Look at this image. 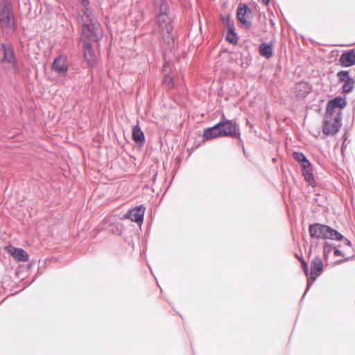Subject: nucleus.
<instances>
[{
  "label": "nucleus",
  "mask_w": 355,
  "mask_h": 355,
  "mask_svg": "<svg viewBox=\"0 0 355 355\" xmlns=\"http://www.w3.org/2000/svg\"><path fill=\"white\" fill-rule=\"evenodd\" d=\"M132 137L135 143L138 144H144L145 141L144 133L138 125L132 128Z\"/></svg>",
  "instance_id": "17"
},
{
  "label": "nucleus",
  "mask_w": 355,
  "mask_h": 355,
  "mask_svg": "<svg viewBox=\"0 0 355 355\" xmlns=\"http://www.w3.org/2000/svg\"><path fill=\"white\" fill-rule=\"evenodd\" d=\"M345 148H346V145H345V141H344L343 143L342 147H341V153H342L343 155H344V151H345Z\"/></svg>",
  "instance_id": "30"
},
{
  "label": "nucleus",
  "mask_w": 355,
  "mask_h": 355,
  "mask_svg": "<svg viewBox=\"0 0 355 355\" xmlns=\"http://www.w3.org/2000/svg\"><path fill=\"white\" fill-rule=\"evenodd\" d=\"M0 62L10 67L15 73H19V62L11 44L0 43Z\"/></svg>",
  "instance_id": "3"
},
{
  "label": "nucleus",
  "mask_w": 355,
  "mask_h": 355,
  "mask_svg": "<svg viewBox=\"0 0 355 355\" xmlns=\"http://www.w3.org/2000/svg\"><path fill=\"white\" fill-rule=\"evenodd\" d=\"M157 22L159 27L161 29H162V31L166 33H169V31H173V18L170 15H157Z\"/></svg>",
  "instance_id": "13"
},
{
  "label": "nucleus",
  "mask_w": 355,
  "mask_h": 355,
  "mask_svg": "<svg viewBox=\"0 0 355 355\" xmlns=\"http://www.w3.org/2000/svg\"><path fill=\"white\" fill-rule=\"evenodd\" d=\"M223 125L222 123H217L212 127L207 128L203 133V138L206 140L212 139L217 137H223L220 127Z\"/></svg>",
  "instance_id": "14"
},
{
  "label": "nucleus",
  "mask_w": 355,
  "mask_h": 355,
  "mask_svg": "<svg viewBox=\"0 0 355 355\" xmlns=\"http://www.w3.org/2000/svg\"><path fill=\"white\" fill-rule=\"evenodd\" d=\"M218 123H223L220 127L223 137H232L241 139L239 125L236 120H229L223 114L222 119Z\"/></svg>",
  "instance_id": "6"
},
{
  "label": "nucleus",
  "mask_w": 355,
  "mask_h": 355,
  "mask_svg": "<svg viewBox=\"0 0 355 355\" xmlns=\"http://www.w3.org/2000/svg\"><path fill=\"white\" fill-rule=\"evenodd\" d=\"M85 40L98 42L103 37V31L100 24L96 20H92L89 24H84L81 31Z\"/></svg>",
  "instance_id": "5"
},
{
  "label": "nucleus",
  "mask_w": 355,
  "mask_h": 355,
  "mask_svg": "<svg viewBox=\"0 0 355 355\" xmlns=\"http://www.w3.org/2000/svg\"><path fill=\"white\" fill-rule=\"evenodd\" d=\"M226 40L231 44H236L238 40L236 33H235V37H233V35L227 34Z\"/></svg>",
  "instance_id": "27"
},
{
  "label": "nucleus",
  "mask_w": 355,
  "mask_h": 355,
  "mask_svg": "<svg viewBox=\"0 0 355 355\" xmlns=\"http://www.w3.org/2000/svg\"><path fill=\"white\" fill-rule=\"evenodd\" d=\"M349 258H345V259H343V261H347V260H349Z\"/></svg>",
  "instance_id": "34"
},
{
  "label": "nucleus",
  "mask_w": 355,
  "mask_h": 355,
  "mask_svg": "<svg viewBox=\"0 0 355 355\" xmlns=\"http://www.w3.org/2000/svg\"><path fill=\"white\" fill-rule=\"evenodd\" d=\"M12 254L15 259L19 261H27L28 260V255L21 248H14V250L12 252Z\"/></svg>",
  "instance_id": "19"
},
{
  "label": "nucleus",
  "mask_w": 355,
  "mask_h": 355,
  "mask_svg": "<svg viewBox=\"0 0 355 355\" xmlns=\"http://www.w3.org/2000/svg\"><path fill=\"white\" fill-rule=\"evenodd\" d=\"M251 12L250 8L245 4H240L237 8V17L245 28L251 27V21L248 20L247 15Z\"/></svg>",
  "instance_id": "11"
},
{
  "label": "nucleus",
  "mask_w": 355,
  "mask_h": 355,
  "mask_svg": "<svg viewBox=\"0 0 355 355\" xmlns=\"http://www.w3.org/2000/svg\"><path fill=\"white\" fill-rule=\"evenodd\" d=\"M303 175L304 177L305 180L306 182L311 186H313V184L315 182L313 171H306L302 172Z\"/></svg>",
  "instance_id": "23"
},
{
  "label": "nucleus",
  "mask_w": 355,
  "mask_h": 355,
  "mask_svg": "<svg viewBox=\"0 0 355 355\" xmlns=\"http://www.w3.org/2000/svg\"><path fill=\"white\" fill-rule=\"evenodd\" d=\"M261 1L266 6H268L270 3V0H261Z\"/></svg>",
  "instance_id": "31"
},
{
  "label": "nucleus",
  "mask_w": 355,
  "mask_h": 355,
  "mask_svg": "<svg viewBox=\"0 0 355 355\" xmlns=\"http://www.w3.org/2000/svg\"><path fill=\"white\" fill-rule=\"evenodd\" d=\"M163 42L167 45L169 49H171L174 45V38L172 35V31L162 34Z\"/></svg>",
  "instance_id": "22"
},
{
  "label": "nucleus",
  "mask_w": 355,
  "mask_h": 355,
  "mask_svg": "<svg viewBox=\"0 0 355 355\" xmlns=\"http://www.w3.org/2000/svg\"><path fill=\"white\" fill-rule=\"evenodd\" d=\"M52 69L60 75L64 74L68 69V66L64 58H55L52 64Z\"/></svg>",
  "instance_id": "16"
},
{
  "label": "nucleus",
  "mask_w": 355,
  "mask_h": 355,
  "mask_svg": "<svg viewBox=\"0 0 355 355\" xmlns=\"http://www.w3.org/2000/svg\"><path fill=\"white\" fill-rule=\"evenodd\" d=\"M0 28L6 34L12 33L16 28L12 6L8 0H0Z\"/></svg>",
  "instance_id": "2"
},
{
  "label": "nucleus",
  "mask_w": 355,
  "mask_h": 355,
  "mask_svg": "<svg viewBox=\"0 0 355 355\" xmlns=\"http://www.w3.org/2000/svg\"><path fill=\"white\" fill-rule=\"evenodd\" d=\"M164 82L166 84H168L169 86H171V87L173 86V84L172 83V80L169 77L165 76L164 77Z\"/></svg>",
  "instance_id": "29"
},
{
  "label": "nucleus",
  "mask_w": 355,
  "mask_h": 355,
  "mask_svg": "<svg viewBox=\"0 0 355 355\" xmlns=\"http://www.w3.org/2000/svg\"><path fill=\"white\" fill-rule=\"evenodd\" d=\"M83 54L87 64L90 67H93L96 60V54L92 45L86 40H83Z\"/></svg>",
  "instance_id": "12"
},
{
  "label": "nucleus",
  "mask_w": 355,
  "mask_h": 355,
  "mask_svg": "<svg viewBox=\"0 0 355 355\" xmlns=\"http://www.w3.org/2000/svg\"><path fill=\"white\" fill-rule=\"evenodd\" d=\"M293 158L297 161L300 164L306 159V155L302 152H294L293 154Z\"/></svg>",
  "instance_id": "25"
},
{
  "label": "nucleus",
  "mask_w": 355,
  "mask_h": 355,
  "mask_svg": "<svg viewBox=\"0 0 355 355\" xmlns=\"http://www.w3.org/2000/svg\"><path fill=\"white\" fill-rule=\"evenodd\" d=\"M323 269L322 261L320 258L318 257H315L311 262V272H310V278L308 280L307 286L304 293V295L302 297V300L304 297V295L308 292L309 289L312 286L313 282L317 279L318 276L321 274Z\"/></svg>",
  "instance_id": "7"
},
{
  "label": "nucleus",
  "mask_w": 355,
  "mask_h": 355,
  "mask_svg": "<svg viewBox=\"0 0 355 355\" xmlns=\"http://www.w3.org/2000/svg\"><path fill=\"white\" fill-rule=\"evenodd\" d=\"M337 77L340 82H343V92L349 94L352 92L355 86V80L349 74V71H340L337 73Z\"/></svg>",
  "instance_id": "8"
},
{
  "label": "nucleus",
  "mask_w": 355,
  "mask_h": 355,
  "mask_svg": "<svg viewBox=\"0 0 355 355\" xmlns=\"http://www.w3.org/2000/svg\"><path fill=\"white\" fill-rule=\"evenodd\" d=\"M81 1V3L83 6H86L89 3L88 1L87 0H80Z\"/></svg>",
  "instance_id": "32"
},
{
  "label": "nucleus",
  "mask_w": 355,
  "mask_h": 355,
  "mask_svg": "<svg viewBox=\"0 0 355 355\" xmlns=\"http://www.w3.org/2000/svg\"><path fill=\"white\" fill-rule=\"evenodd\" d=\"M259 53L266 58H270L273 55L272 46L268 43H262L259 46Z\"/></svg>",
  "instance_id": "18"
},
{
  "label": "nucleus",
  "mask_w": 355,
  "mask_h": 355,
  "mask_svg": "<svg viewBox=\"0 0 355 355\" xmlns=\"http://www.w3.org/2000/svg\"><path fill=\"white\" fill-rule=\"evenodd\" d=\"M300 166L302 172L312 170L311 164L307 158H306V159H304L302 163H300Z\"/></svg>",
  "instance_id": "24"
},
{
  "label": "nucleus",
  "mask_w": 355,
  "mask_h": 355,
  "mask_svg": "<svg viewBox=\"0 0 355 355\" xmlns=\"http://www.w3.org/2000/svg\"><path fill=\"white\" fill-rule=\"evenodd\" d=\"M309 232L311 238L343 241L345 246L352 247V243L349 240L328 225L320 223L311 224L309 227Z\"/></svg>",
  "instance_id": "1"
},
{
  "label": "nucleus",
  "mask_w": 355,
  "mask_h": 355,
  "mask_svg": "<svg viewBox=\"0 0 355 355\" xmlns=\"http://www.w3.org/2000/svg\"><path fill=\"white\" fill-rule=\"evenodd\" d=\"M227 34L233 35V37H235V28L234 26V23L231 21H228L227 24Z\"/></svg>",
  "instance_id": "26"
},
{
  "label": "nucleus",
  "mask_w": 355,
  "mask_h": 355,
  "mask_svg": "<svg viewBox=\"0 0 355 355\" xmlns=\"http://www.w3.org/2000/svg\"><path fill=\"white\" fill-rule=\"evenodd\" d=\"M155 4L159 3V10L157 15H169V6L166 0H156Z\"/></svg>",
  "instance_id": "21"
},
{
  "label": "nucleus",
  "mask_w": 355,
  "mask_h": 355,
  "mask_svg": "<svg viewBox=\"0 0 355 355\" xmlns=\"http://www.w3.org/2000/svg\"><path fill=\"white\" fill-rule=\"evenodd\" d=\"M340 113H328L324 115V121L322 126V132L324 135H334L336 134L342 125Z\"/></svg>",
  "instance_id": "4"
},
{
  "label": "nucleus",
  "mask_w": 355,
  "mask_h": 355,
  "mask_svg": "<svg viewBox=\"0 0 355 355\" xmlns=\"http://www.w3.org/2000/svg\"><path fill=\"white\" fill-rule=\"evenodd\" d=\"M343 137H344V139H345V140H346V139H347V136H346V135H343Z\"/></svg>",
  "instance_id": "33"
},
{
  "label": "nucleus",
  "mask_w": 355,
  "mask_h": 355,
  "mask_svg": "<svg viewBox=\"0 0 355 355\" xmlns=\"http://www.w3.org/2000/svg\"><path fill=\"white\" fill-rule=\"evenodd\" d=\"M331 249L334 250V254L336 257L343 255V252L341 250H340L339 249H337L336 247L334 244L329 243V242L326 241L324 243V250H323L324 256L325 259L327 258V254H328V253L330 252Z\"/></svg>",
  "instance_id": "20"
},
{
  "label": "nucleus",
  "mask_w": 355,
  "mask_h": 355,
  "mask_svg": "<svg viewBox=\"0 0 355 355\" xmlns=\"http://www.w3.org/2000/svg\"><path fill=\"white\" fill-rule=\"evenodd\" d=\"M347 105V101L345 98L341 96H336L334 99L328 102L326 109V112L328 113H340L342 116L341 109Z\"/></svg>",
  "instance_id": "9"
},
{
  "label": "nucleus",
  "mask_w": 355,
  "mask_h": 355,
  "mask_svg": "<svg viewBox=\"0 0 355 355\" xmlns=\"http://www.w3.org/2000/svg\"><path fill=\"white\" fill-rule=\"evenodd\" d=\"M339 63L342 67H348L355 64V51L354 49L345 51L339 58Z\"/></svg>",
  "instance_id": "15"
},
{
  "label": "nucleus",
  "mask_w": 355,
  "mask_h": 355,
  "mask_svg": "<svg viewBox=\"0 0 355 355\" xmlns=\"http://www.w3.org/2000/svg\"><path fill=\"white\" fill-rule=\"evenodd\" d=\"M300 260L301 261V264H302L303 270L304 272V274L306 275V276H308V275H309V266H308L307 263L303 259H300Z\"/></svg>",
  "instance_id": "28"
},
{
  "label": "nucleus",
  "mask_w": 355,
  "mask_h": 355,
  "mask_svg": "<svg viewBox=\"0 0 355 355\" xmlns=\"http://www.w3.org/2000/svg\"><path fill=\"white\" fill-rule=\"evenodd\" d=\"M146 207L141 205L130 209L126 214V218L141 225L144 220Z\"/></svg>",
  "instance_id": "10"
}]
</instances>
